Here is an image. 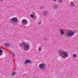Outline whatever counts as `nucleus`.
I'll use <instances>...</instances> for the list:
<instances>
[{"mask_svg":"<svg viewBox=\"0 0 78 78\" xmlns=\"http://www.w3.org/2000/svg\"><path fill=\"white\" fill-rule=\"evenodd\" d=\"M41 9H44V7H41L40 8Z\"/></svg>","mask_w":78,"mask_h":78,"instance_id":"5701e85b","label":"nucleus"},{"mask_svg":"<svg viewBox=\"0 0 78 78\" xmlns=\"http://www.w3.org/2000/svg\"><path fill=\"white\" fill-rule=\"evenodd\" d=\"M2 53H3V51L0 49V56L2 55Z\"/></svg>","mask_w":78,"mask_h":78,"instance_id":"ddd939ff","label":"nucleus"},{"mask_svg":"<svg viewBox=\"0 0 78 78\" xmlns=\"http://www.w3.org/2000/svg\"><path fill=\"white\" fill-rule=\"evenodd\" d=\"M71 6H73L75 5H74V4H73V3H71Z\"/></svg>","mask_w":78,"mask_h":78,"instance_id":"f3484780","label":"nucleus"},{"mask_svg":"<svg viewBox=\"0 0 78 78\" xmlns=\"http://www.w3.org/2000/svg\"><path fill=\"white\" fill-rule=\"evenodd\" d=\"M75 34V33L72 31H69L68 32L67 35L69 36H72Z\"/></svg>","mask_w":78,"mask_h":78,"instance_id":"20e7f679","label":"nucleus"},{"mask_svg":"<svg viewBox=\"0 0 78 78\" xmlns=\"http://www.w3.org/2000/svg\"><path fill=\"white\" fill-rule=\"evenodd\" d=\"M42 49V46H41L40 47L39 51H41Z\"/></svg>","mask_w":78,"mask_h":78,"instance_id":"dca6fc26","label":"nucleus"},{"mask_svg":"<svg viewBox=\"0 0 78 78\" xmlns=\"http://www.w3.org/2000/svg\"><path fill=\"white\" fill-rule=\"evenodd\" d=\"M23 44L24 46V48L25 51H27V50H30V45L27 44L25 43H23Z\"/></svg>","mask_w":78,"mask_h":78,"instance_id":"f03ea898","label":"nucleus"},{"mask_svg":"<svg viewBox=\"0 0 78 78\" xmlns=\"http://www.w3.org/2000/svg\"><path fill=\"white\" fill-rule=\"evenodd\" d=\"M22 22H23V24H22V25H27L28 24V21L27 20L24 19L22 21Z\"/></svg>","mask_w":78,"mask_h":78,"instance_id":"0eeeda50","label":"nucleus"},{"mask_svg":"<svg viewBox=\"0 0 78 78\" xmlns=\"http://www.w3.org/2000/svg\"><path fill=\"white\" fill-rule=\"evenodd\" d=\"M44 39V40H45V41H47V40H48V39L47 37L45 38Z\"/></svg>","mask_w":78,"mask_h":78,"instance_id":"a211bd4d","label":"nucleus"},{"mask_svg":"<svg viewBox=\"0 0 78 78\" xmlns=\"http://www.w3.org/2000/svg\"><path fill=\"white\" fill-rule=\"evenodd\" d=\"M24 43H25V42H23V43H20V47H23V45H24V44H23Z\"/></svg>","mask_w":78,"mask_h":78,"instance_id":"9d476101","label":"nucleus"},{"mask_svg":"<svg viewBox=\"0 0 78 78\" xmlns=\"http://www.w3.org/2000/svg\"><path fill=\"white\" fill-rule=\"evenodd\" d=\"M48 13V11L47 10H46L45 11H43V15L44 16H47Z\"/></svg>","mask_w":78,"mask_h":78,"instance_id":"6e6552de","label":"nucleus"},{"mask_svg":"<svg viewBox=\"0 0 78 78\" xmlns=\"http://www.w3.org/2000/svg\"><path fill=\"white\" fill-rule=\"evenodd\" d=\"M32 64V62L30 59L26 60L24 63V64Z\"/></svg>","mask_w":78,"mask_h":78,"instance_id":"39448f33","label":"nucleus"},{"mask_svg":"<svg viewBox=\"0 0 78 78\" xmlns=\"http://www.w3.org/2000/svg\"><path fill=\"white\" fill-rule=\"evenodd\" d=\"M10 20L12 22L16 23L18 22V20L16 17H13L12 19H11Z\"/></svg>","mask_w":78,"mask_h":78,"instance_id":"423d86ee","label":"nucleus"},{"mask_svg":"<svg viewBox=\"0 0 78 78\" xmlns=\"http://www.w3.org/2000/svg\"><path fill=\"white\" fill-rule=\"evenodd\" d=\"M38 24L39 25H40L41 24V22L39 21V22L38 23Z\"/></svg>","mask_w":78,"mask_h":78,"instance_id":"aec40b11","label":"nucleus"},{"mask_svg":"<svg viewBox=\"0 0 78 78\" xmlns=\"http://www.w3.org/2000/svg\"><path fill=\"white\" fill-rule=\"evenodd\" d=\"M16 72H13L12 73V76H15V75H16Z\"/></svg>","mask_w":78,"mask_h":78,"instance_id":"4468645a","label":"nucleus"},{"mask_svg":"<svg viewBox=\"0 0 78 78\" xmlns=\"http://www.w3.org/2000/svg\"><path fill=\"white\" fill-rule=\"evenodd\" d=\"M39 67L40 68V69L43 70V69L45 68V64L43 63H41L39 65Z\"/></svg>","mask_w":78,"mask_h":78,"instance_id":"7ed1b4c3","label":"nucleus"},{"mask_svg":"<svg viewBox=\"0 0 78 78\" xmlns=\"http://www.w3.org/2000/svg\"><path fill=\"white\" fill-rule=\"evenodd\" d=\"M12 53H14V52L13 51L12 52Z\"/></svg>","mask_w":78,"mask_h":78,"instance_id":"393cba45","label":"nucleus"},{"mask_svg":"<svg viewBox=\"0 0 78 78\" xmlns=\"http://www.w3.org/2000/svg\"><path fill=\"white\" fill-rule=\"evenodd\" d=\"M60 32L62 35H63V34H64V30H60Z\"/></svg>","mask_w":78,"mask_h":78,"instance_id":"9b49d317","label":"nucleus"},{"mask_svg":"<svg viewBox=\"0 0 78 78\" xmlns=\"http://www.w3.org/2000/svg\"><path fill=\"white\" fill-rule=\"evenodd\" d=\"M5 46L7 48L9 47H10V44L9 43H6L5 44Z\"/></svg>","mask_w":78,"mask_h":78,"instance_id":"1a4fd4ad","label":"nucleus"},{"mask_svg":"<svg viewBox=\"0 0 78 78\" xmlns=\"http://www.w3.org/2000/svg\"><path fill=\"white\" fill-rule=\"evenodd\" d=\"M12 55L13 57H15V55H14V53H12Z\"/></svg>","mask_w":78,"mask_h":78,"instance_id":"4be33fe9","label":"nucleus"},{"mask_svg":"<svg viewBox=\"0 0 78 78\" xmlns=\"http://www.w3.org/2000/svg\"><path fill=\"white\" fill-rule=\"evenodd\" d=\"M59 3H62V0H59Z\"/></svg>","mask_w":78,"mask_h":78,"instance_id":"412c9836","label":"nucleus"},{"mask_svg":"<svg viewBox=\"0 0 78 78\" xmlns=\"http://www.w3.org/2000/svg\"><path fill=\"white\" fill-rule=\"evenodd\" d=\"M54 8L55 9H57L58 8V6L57 5H54Z\"/></svg>","mask_w":78,"mask_h":78,"instance_id":"f8f14e48","label":"nucleus"},{"mask_svg":"<svg viewBox=\"0 0 78 78\" xmlns=\"http://www.w3.org/2000/svg\"><path fill=\"white\" fill-rule=\"evenodd\" d=\"M30 17L32 18H33V17H34V15H33L32 14L30 15Z\"/></svg>","mask_w":78,"mask_h":78,"instance_id":"6ab92c4d","label":"nucleus"},{"mask_svg":"<svg viewBox=\"0 0 78 78\" xmlns=\"http://www.w3.org/2000/svg\"><path fill=\"white\" fill-rule=\"evenodd\" d=\"M54 2H56V0H53Z\"/></svg>","mask_w":78,"mask_h":78,"instance_id":"a878e982","label":"nucleus"},{"mask_svg":"<svg viewBox=\"0 0 78 78\" xmlns=\"http://www.w3.org/2000/svg\"><path fill=\"white\" fill-rule=\"evenodd\" d=\"M33 14H34V16L36 15V13H35V12H33Z\"/></svg>","mask_w":78,"mask_h":78,"instance_id":"b1692460","label":"nucleus"},{"mask_svg":"<svg viewBox=\"0 0 78 78\" xmlns=\"http://www.w3.org/2000/svg\"><path fill=\"white\" fill-rule=\"evenodd\" d=\"M58 51L60 56L64 59H66V58L69 56L67 53L63 50H58Z\"/></svg>","mask_w":78,"mask_h":78,"instance_id":"f257e3e1","label":"nucleus"},{"mask_svg":"<svg viewBox=\"0 0 78 78\" xmlns=\"http://www.w3.org/2000/svg\"><path fill=\"white\" fill-rule=\"evenodd\" d=\"M73 56L74 57V58H76V55L75 54H74L73 55Z\"/></svg>","mask_w":78,"mask_h":78,"instance_id":"2eb2a0df","label":"nucleus"}]
</instances>
